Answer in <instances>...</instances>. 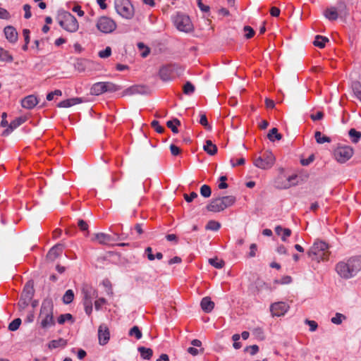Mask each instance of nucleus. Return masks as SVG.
<instances>
[{
    "instance_id": "nucleus-53",
    "label": "nucleus",
    "mask_w": 361,
    "mask_h": 361,
    "mask_svg": "<svg viewBox=\"0 0 361 361\" xmlns=\"http://www.w3.org/2000/svg\"><path fill=\"white\" fill-rule=\"evenodd\" d=\"M151 125L158 133H164V128L159 125V121L154 120Z\"/></svg>"
},
{
    "instance_id": "nucleus-7",
    "label": "nucleus",
    "mask_w": 361,
    "mask_h": 361,
    "mask_svg": "<svg viewBox=\"0 0 361 361\" xmlns=\"http://www.w3.org/2000/svg\"><path fill=\"white\" fill-rule=\"evenodd\" d=\"M97 28L104 34L113 32L117 27L116 23L107 16L100 17L96 24Z\"/></svg>"
},
{
    "instance_id": "nucleus-19",
    "label": "nucleus",
    "mask_w": 361,
    "mask_h": 361,
    "mask_svg": "<svg viewBox=\"0 0 361 361\" xmlns=\"http://www.w3.org/2000/svg\"><path fill=\"white\" fill-rule=\"evenodd\" d=\"M34 293L33 283L28 281L23 290L20 298H25L27 300H31Z\"/></svg>"
},
{
    "instance_id": "nucleus-58",
    "label": "nucleus",
    "mask_w": 361,
    "mask_h": 361,
    "mask_svg": "<svg viewBox=\"0 0 361 361\" xmlns=\"http://www.w3.org/2000/svg\"><path fill=\"white\" fill-rule=\"evenodd\" d=\"M324 113L322 111H317L315 114H312L310 115V118L313 121L322 120L324 118Z\"/></svg>"
},
{
    "instance_id": "nucleus-27",
    "label": "nucleus",
    "mask_w": 361,
    "mask_h": 361,
    "mask_svg": "<svg viewBox=\"0 0 361 361\" xmlns=\"http://www.w3.org/2000/svg\"><path fill=\"white\" fill-rule=\"evenodd\" d=\"M67 345V341L62 338H60L57 340H52L48 344V348L49 349H54L59 347H65Z\"/></svg>"
},
{
    "instance_id": "nucleus-55",
    "label": "nucleus",
    "mask_w": 361,
    "mask_h": 361,
    "mask_svg": "<svg viewBox=\"0 0 361 361\" xmlns=\"http://www.w3.org/2000/svg\"><path fill=\"white\" fill-rule=\"evenodd\" d=\"M85 313L90 315L92 312V302H82Z\"/></svg>"
},
{
    "instance_id": "nucleus-8",
    "label": "nucleus",
    "mask_w": 361,
    "mask_h": 361,
    "mask_svg": "<svg viewBox=\"0 0 361 361\" xmlns=\"http://www.w3.org/2000/svg\"><path fill=\"white\" fill-rule=\"evenodd\" d=\"M176 28L182 32H188L192 30L193 26L188 16L178 13L173 18Z\"/></svg>"
},
{
    "instance_id": "nucleus-51",
    "label": "nucleus",
    "mask_w": 361,
    "mask_h": 361,
    "mask_svg": "<svg viewBox=\"0 0 361 361\" xmlns=\"http://www.w3.org/2000/svg\"><path fill=\"white\" fill-rule=\"evenodd\" d=\"M73 317L71 314H61L59 317H58V323L60 324H63L66 320H71L72 319Z\"/></svg>"
},
{
    "instance_id": "nucleus-10",
    "label": "nucleus",
    "mask_w": 361,
    "mask_h": 361,
    "mask_svg": "<svg viewBox=\"0 0 361 361\" xmlns=\"http://www.w3.org/2000/svg\"><path fill=\"white\" fill-rule=\"evenodd\" d=\"M60 25L70 32H75L79 28V25L75 17L70 13L64 15L63 20L59 22Z\"/></svg>"
},
{
    "instance_id": "nucleus-1",
    "label": "nucleus",
    "mask_w": 361,
    "mask_h": 361,
    "mask_svg": "<svg viewBox=\"0 0 361 361\" xmlns=\"http://www.w3.org/2000/svg\"><path fill=\"white\" fill-rule=\"evenodd\" d=\"M336 270L342 278H352L361 270V258L353 257L347 262H341L337 264Z\"/></svg>"
},
{
    "instance_id": "nucleus-46",
    "label": "nucleus",
    "mask_w": 361,
    "mask_h": 361,
    "mask_svg": "<svg viewBox=\"0 0 361 361\" xmlns=\"http://www.w3.org/2000/svg\"><path fill=\"white\" fill-rule=\"evenodd\" d=\"M337 8V13L339 14H346V5L343 1H340L337 4V6L336 7Z\"/></svg>"
},
{
    "instance_id": "nucleus-3",
    "label": "nucleus",
    "mask_w": 361,
    "mask_h": 361,
    "mask_svg": "<svg viewBox=\"0 0 361 361\" xmlns=\"http://www.w3.org/2000/svg\"><path fill=\"white\" fill-rule=\"evenodd\" d=\"M329 255V245L322 240L315 241L307 251L309 257L317 262L328 259Z\"/></svg>"
},
{
    "instance_id": "nucleus-4",
    "label": "nucleus",
    "mask_w": 361,
    "mask_h": 361,
    "mask_svg": "<svg viewBox=\"0 0 361 361\" xmlns=\"http://www.w3.org/2000/svg\"><path fill=\"white\" fill-rule=\"evenodd\" d=\"M235 202V197L232 195L219 197L212 199L207 206V209L212 212H219L232 206Z\"/></svg>"
},
{
    "instance_id": "nucleus-18",
    "label": "nucleus",
    "mask_w": 361,
    "mask_h": 361,
    "mask_svg": "<svg viewBox=\"0 0 361 361\" xmlns=\"http://www.w3.org/2000/svg\"><path fill=\"white\" fill-rule=\"evenodd\" d=\"M92 240L93 241L97 240L101 245H109L114 241L111 235L104 233H95L94 237Z\"/></svg>"
},
{
    "instance_id": "nucleus-5",
    "label": "nucleus",
    "mask_w": 361,
    "mask_h": 361,
    "mask_svg": "<svg viewBox=\"0 0 361 361\" xmlns=\"http://www.w3.org/2000/svg\"><path fill=\"white\" fill-rule=\"evenodd\" d=\"M114 7L116 13L122 18L127 20L133 18L135 10L130 0H115Z\"/></svg>"
},
{
    "instance_id": "nucleus-43",
    "label": "nucleus",
    "mask_w": 361,
    "mask_h": 361,
    "mask_svg": "<svg viewBox=\"0 0 361 361\" xmlns=\"http://www.w3.org/2000/svg\"><path fill=\"white\" fill-rule=\"evenodd\" d=\"M353 90L355 97L361 102V85L358 82H355L353 85Z\"/></svg>"
},
{
    "instance_id": "nucleus-36",
    "label": "nucleus",
    "mask_w": 361,
    "mask_h": 361,
    "mask_svg": "<svg viewBox=\"0 0 361 361\" xmlns=\"http://www.w3.org/2000/svg\"><path fill=\"white\" fill-rule=\"evenodd\" d=\"M348 134L352 142L354 143H357L361 137V133L360 131H357L355 128H351L349 130Z\"/></svg>"
},
{
    "instance_id": "nucleus-31",
    "label": "nucleus",
    "mask_w": 361,
    "mask_h": 361,
    "mask_svg": "<svg viewBox=\"0 0 361 361\" xmlns=\"http://www.w3.org/2000/svg\"><path fill=\"white\" fill-rule=\"evenodd\" d=\"M314 138L318 144H323L324 142H330L331 138L328 136L322 135L320 131L314 133Z\"/></svg>"
},
{
    "instance_id": "nucleus-45",
    "label": "nucleus",
    "mask_w": 361,
    "mask_h": 361,
    "mask_svg": "<svg viewBox=\"0 0 361 361\" xmlns=\"http://www.w3.org/2000/svg\"><path fill=\"white\" fill-rule=\"evenodd\" d=\"M21 324V319L20 318L15 319L8 325V329L11 331H16Z\"/></svg>"
},
{
    "instance_id": "nucleus-21",
    "label": "nucleus",
    "mask_w": 361,
    "mask_h": 361,
    "mask_svg": "<svg viewBox=\"0 0 361 361\" xmlns=\"http://www.w3.org/2000/svg\"><path fill=\"white\" fill-rule=\"evenodd\" d=\"M25 119L21 117L16 118L11 122V123L8 126V128L2 133V135H8L14 129L17 128L22 123H23Z\"/></svg>"
},
{
    "instance_id": "nucleus-57",
    "label": "nucleus",
    "mask_w": 361,
    "mask_h": 361,
    "mask_svg": "<svg viewBox=\"0 0 361 361\" xmlns=\"http://www.w3.org/2000/svg\"><path fill=\"white\" fill-rule=\"evenodd\" d=\"M183 197L187 202H191L194 199L197 197V194L195 192H192L190 195L184 194Z\"/></svg>"
},
{
    "instance_id": "nucleus-13",
    "label": "nucleus",
    "mask_w": 361,
    "mask_h": 361,
    "mask_svg": "<svg viewBox=\"0 0 361 361\" xmlns=\"http://www.w3.org/2000/svg\"><path fill=\"white\" fill-rule=\"evenodd\" d=\"M289 309V305L284 302H277L271 304L270 311L273 317L284 315Z\"/></svg>"
},
{
    "instance_id": "nucleus-44",
    "label": "nucleus",
    "mask_w": 361,
    "mask_h": 361,
    "mask_svg": "<svg viewBox=\"0 0 361 361\" xmlns=\"http://www.w3.org/2000/svg\"><path fill=\"white\" fill-rule=\"evenodd\" d=\"M200 194L204 197H209L212 194L211 188L208 185H203L200 188Z\"/></svg>"
},
{
    "instance_id": "nucleus-25",
    "label": "nucleus",
    "mask_w": 361,
    "mask_h": 361,
    "mask_svg": "<svg viewBox=\"0 0 361 361\" xmlns=\"http://www.w3.org/2000/svg\"><path fill=\"white\" fill-rule=\"evenodd\" d=\"M90 92L93 95H99L106 92L104 89V82L94 83L90 89Z\"/></svg>"
},
{
    "instance_id": "nucleus-12",
    "label": "nucleus",
    "mask_w": 361,
    "mask_h": 361,
    "mask_svg": "<svg viewBox=\"0 0 361 361\" xmlns=\"http://www.w3.org/2000/svg\"><path fill=\"white\" fill-rule=\"evenodd\" d=\"M81 292L82 302H92V300L98 296L97 290L87 283L82 284Z\"/></svg>"
},
{
    "instance_id": "nucleus-22",
    "label": "nucleus",
    "mask_w": 361,
    "mask_h": 361,
    "mask_svg": "<svg viewBox=\"0 0 361 361\" xmlns=\"http://www.w3.org/2000/svg\"><path fill=\"white\" fill-rule=\"evenodd\" d=\"M200 305L204 312L209 313L214 307V302L211 300L209 297H204L202 299Z\"/></svg>"
},
{
    "instance_id": "nucleus-23",
    "label": "nucleus",
    "mask_w": 361,
    "mask_h": 361,
    "mask_svg": "<svg viewBox=\"0 0 361 361\" xmlns=\"http://www.w3.org/2000/svg\"><path fill=\"white\" fill-rule=\"evenodd\" d=\"M82 102V100L81 98L75 97V98L68 99H65V100L60 102L57 104V106L60 107V108H68L73 105L80 104Z\"/></svg>"
},
{
    "instance_id": "nucleus-14",
    "label": "nucleus",
    "mask_w": 361,
    "mask_h": 361,
    "mask_svg": "<svg viewBox=\"0 0 361 361\" xmlns=\"http://www.w3.org/2000/svg\"><path fill=\"white\" fill-rule=\"evenodd\" d=\"M149 92L148 88L145 85H133L123 92V96L134 94H146Z\"/></svg>"
},
{
    "instance_id": "nucleus-32",
    "label": "nucleus",
    "mask_w": 361,
    "mask_h": 361,
    "mask_svg": "<svg viewBox=\"0 0 361 361\" xmlns=\"http://www.w3.org/2000/svg\"><path fill=\"white\" fill-rule=\"evenodd\" d=\"M180 125V121L178 118H173L171 121L166 122V126L171 130L173 133H178V130L177 126Z\"/></svg>"
},
{
    "instance_id": "nucleus-35",
    "label": "nucleus",
    "mask_w": 361,
    "mask_h": 361,
    "mask_svg": "<svg viewBox=\"0 0 361 361\" xmlns=\"http://www.w3.org/2000/svg\"><path fill=\"white\" fill-rule=\"evenodd\" d=\"M106 92H114L121 89V87L111 82H104Z\"/></svg>"
},
{
    "instance_id": "nucleus-61",
    "label": "nucleus",
    "mask_w": 361,
    "mask_h": 361,
    "mask_svg": "<svg viewBox=\"0 0 361 361\" xmlns=\"http://www.w3.org/2000/svg\"><path fill=\"white\" fill-rule=\"evenodd\" d=\"M245 160L243 157L237 159L236 162L234 161L233 159H231L230 160V163H231L232 167H235L236 166L243 165L245 164Z\"/></svg>"
},
{
    "instance_id": "nucleus-54",
    "label": "nucleus",
    "mask_w": 361,
    "mask_h": 361,
    "mask_svg": "<svg viewBox=\"0 0 361 361\" xmlns=\"http://www.w3.org/2000/svg\"><path fill=\"white\" fill-rule=\"evenodd\" d=\"M30 302V300H27L25 298H20L18 304L19 309L20 310H24L25 307H27Z\"/></svg>"
},
{
    "instance_id": "nucleus-41",
    "label": "nucleus",
    "mask_w": 361,
    "mask_h": 361,
    "mask_svg": "<svg viewBox=\"0 0 361 361\" xmlns=\"http://www.w3.org/2000/svg\"><path fill=\"white\" fill-rule=\"evenodd\" d=\"M221 227V224L214 220L209 221L207 224L206 225V229L207 230H211V231H218Z\"/></svg>"
},
{
    "instance_id": "nucleus-15",
    "label": "nucleus",
    "mask_w": 361,
    "mask_h": 361,
    "mask_svg": "<svg viewBox=\"0 0 361 361\" xmlns=\"http://www.w3.org/2000/svg\"><path fill=\"white\" fill-rule=\"evenodd\" d=\"M98 338L100 345H106L110 338V332L109 328L105 324H101L98 329Z\"/></svg>"
},
{
    "instance_id": "nucleus-50",
    "label": "nucleus",
    "mask_w": 361,
    "mask_h": 361,
    "mask_svg": "<svg viewBox=\"0 0 361 361\" xmlns=\"http://www.w3.org/2000/svg\"><path fill=\"white\" fill-rule=\"evenodd\" d=\"M111 54V49L110 47H106L104 50L100 51L98 54L100 58L104 59L110 56Z\"/></svg>"
},
{
    "instance_id": "nucleus-38",
    "label": "nucleus",
    "mask_w": 361,
    "mask_h": 361,
    "mask_svg": "<svg viewBox=\"0 0 361 361\" xmlns=\"http://www.w3.org/2000/svg\"><path fill=\"white\" fill-rule=\"evenodd\" d=\"M130 336H135L136 339L139 340L142 338V334L137 326H133L128 333Z\"/></svg>"
},
{
    "instance_id": "nucleus-29",
    "label": "nucleus",
    "mask_w": 361,
    "mask_h": 361,
    "mask_svg": "<svg viewBox=\"0 0 361 361\" xmlns=\"http://www.w3.org/2000/svg\"><path fill=\"white\" fill-rule=\"evenodd\" d=\"M13 61V58L9 51L0 47V61L11 63Z\"/></svg>"
},
{
    "instance_id": "nucleus-6",
    "label": "nucleus",
    "mask_w": 361,
    "mask_h": 361,
    "mask_svg": "<svg viewBox=\"0 0 361 361\" xmlns=\"http://www.w3.org/2000/svg\"><path fill=\"white\" fill-rule=\"evenodd\" d=\"M276 161V158L273 153L266 151L263 154L255 157L253 160L254 165L261 169H269L273 166Z\"/></svg>"
},
{
    "instance_id": "nucleus-47",
    "label": "nucleus",
    "mask_w": 361,
    "mask_h": 361,
    "mask_svg": "<svg viewBox=\"0 0 361 361\" xmlns=\"http://www.w3.org/2000/svg\"><path fill=\"white\" fill-rule=\"evenodd\" d=\"M244 351L249 352L251 355H255L259 351V346L257 345H252L247 346L244 349Z\"/></svg>"
},
{
    "instance_id": "nucleus-20",
    "label": "nucleus",
    "mask_w": 361,
    "mask_h": 361,
    "mask_svg": "<svg viewBox=\"0 0 361 361\" xmlns=\"http://www.w3.org/2000/svg\"><path fill=\"white\" fill-rule=\"evenodd\" d=\"M6 38L11 42L15 43L18 39V32L13 26H6L4 28Z\"/></svg>"
},
{
    "instance_id": "nucleus-26",
    "label": "nucleus",
    "mask_w": 361,
    "mask_h": 361,
    "mask_svg": "<svg viewBox=\"0 0 361 361\" xmlns=\"http://www.w3.org/2000/svg\"><path fill=\"white\" fill-rule=\"evenodd\" d=\"M203 149L209 155H214L217 152V147L209 140H206Z\"/></svg>"
},
{
    "instance_id": "nucleus-40",
    "label": "nucleus",
    "mask_w": 361,
    "mask_h": 361,
    "mask_svg": "<svg viewBox=\"0 0 361 361\" xmlns=\"http://www.w3.org/2000/svg\"><path fill=\"white\" fill-rule=\"evenodd\" d=\"M209 262L211 265L216 269H221L224 265V262L222 259H218L217 257L209 259Z\"/></svg>"
},
{
    "instance_id": "nucleus-17",
    "label": "nucleus",
    "mask_w": 361,
    "mask_h": 361,
    "mask_svg": "<svg viewBox=\"0 0 361 361\" xmlns=\"http://www.w3.org/2000/svg\"><path fill=\"white\" fill-rule=\"evenodd\" d=\"M38 104V100L36 96L33 94L28 95L23 98L21 101V105L23 108L27 109H33Z\"/></svg>"
},
{
    "instance_id": "nucleus-39",
    "label": "nucleus",
    "mask_w": 361,
    "mask_h": 361,
    "mask_svg": "<svg viewBox=\"0 0 361 361\" xmlns=\"http://www.w3.org/2000/svg\"><path fill=\"white\" fill-rule=\"evenodd\" d=\"M195 86L189 81L186 82L183 85V93L188 95L192 94L195 92Z\"/></svg>"
},
{
    "instance_id": "nucleus-49",
    "label": "nucleus",
    "mask_w": 361,
    "mask_h": 361,
    "mask_svg": "<svg viewBox=\"0 0 361 361\" xmlns=\"http://www.w3.org/2000/svg\"><path fill=\"white\" fill-rule=\"evenodd\" d=\"M244 32H245V37L247 38V39H250L252 38L254 35H255V31L254 30L250 27V26H245L244 28Z\"/></svg>"
},
{
    "instance_id": "nucleus-33",
    "label": "nucleus",
    "mask_w": 361,
    "mask_h": 361,
    "mask_svg": "<svg viewBox=\"0 0 361 361\" xmlns=\"http://www.w3.org/2000/svg\"><path fill=\"white\" fill-rule=\"evenodd\" d=\"M267 137L270 141H274V138L277 140H280L282 138L281 134L278 133V129L276 128H271L268 135Z\"/></svg>"
},
{
    "instance_id": "nucleus-60",
    "label": "nucleus",
    "mask_w": 361,
    "mask_h": 361,
    "mask_svg": "<svg viewBox=\"0 0 361 361\" xmlns=\"http://www.w3.org/2000/svg\"><path fill=\"white\" fill-rule=\"evenodd\" d=\"M314 160V155L311 154L307 159H302L300 160V163L302 166H308Z\"/></svg>"
},
{
    "instance_id": "nucleus-63",
    "label": "nucleus",
    "mask_w": 361,
    "mask_h": 361,
    "mask_svg": "<svg viewBox=\"0 0 361 361\" xmlns=\"http://www.w3.org/2000/svg\"><path fill=\"white\" fill-rule=\"evenodd\" d=\"M145 254L149 260L153 261L155 259V256L152 254V249L151 247H147L145 251Z\"/></svg>"
},
{
    "instance_id": "nucleus-11",
    "label": "nucleus",
    "mask_w": 361,
    "mask_h": 361,
    "mask_svg": "<svg viewBox=\"0 0 361 361\" xmlns=\"http://www.w3.org/2000/svg\"><path fill=\"white\" fill-rule=\"evenodd\" d=\"M180 70V68L176 64H168L161 67L159 70V76L164 81L170 80L173 77L175 73Z\"/></svg>"
},
{
    "instance_id": "nucleus-48",
    "label": "nucleus",
    "mask_w": 361,
    "mask_h": 361,
    "mask_svg": "<svg viewBox=\"0 0 361 361\" xmlns=\"http://www.w3.org/2000/svg\"><path fill=\"white\" fill-rule=\"evenodd\" d=\"M200 123L208 130L212 129L211 126L209 124L207 121V116L204 114H200Z\"/></svg>"
},
{
    "instance_id": "nucleus-56",
    "label": "nucleus",
    "mask_w": 361,
    "mask_h": 361,
    "mask_svg": "<svg viewBox=\"0 0 361 361\" xmlns=\"http://www.w3.org/2000/svg\"><path fill=\"white\" fill-rule=\"evenodd\" d=\"M106 302V300L104 298H100L94 302V307L96 310H99L102 305Z\"/></svg>"
},
{
    "instance_id": "nucleus-59",
    "label": "nucleus",
    "mask_w": 361,
    "mask_h": 361,
    "mask_svg": "<svg viewBox=\"0 0 361 361\" xmlns=\"http://www.w3.org/2000/svg\"><path fill=\"white\" fill-rule=\"evenodd\" d=\"M305 323L309 325L311 331H316L318 327L317 323L314 321L306 319Z\"/></svg>"
},
{
    "instance_id": "nucleus-42",
    "label": "nucleus",
    "mask_w": 361,
    "mask_h": 361,
    "mask_svg": "<svg viewBox=\"0 0 361 361\" xmlns=\"http://www.w3.org/2000/svg\"><path fill=\"white\" fill-rule=\"evenodd\" d=\"M346 317L343 314L337 312L334 317L331 319V322L334 324H341L343 320L345 319Z\"/></svg>"
},
{
    "instance_id": "nucleus-30",
    "label": "nucleus",
    "mask_w": 361,
    "mask_h": 361,
    "mask_svg": "<svg viewBox=\"0 0 361 361\" xmlns=\"http://www.w3.org/2000/svg\"><path fill=\"white\" fill-rule=\"evenodd\" d=\"M329 42V39L322 35H317L313 42L315 47L322 49L325 47L326 42Z\"/></svg>"
},
{
    "instance_id": "nucleus-62",
    "label": "nucleus",
    "mask_w": 361,
    "mask_h": 361,
    "mask_svg": "<svg viewBox=\"0 0 361 361\" xmlns=\"http://www.w3.org/2000/svg\"><path fill=\"white\" fill-rule=\"evenodd\" d=\"M170 151L172 155L177 156L180 153V149L175 145H170Z\"/></svg>"
},
{
    "instance_id": "nucleus-28",
    "label": "nucleus",
    "mask_w": 361,
    "mask_h": 361,
    "mask_svg": "<svg viewBox=\"0 0 361 361\" xmlns=\"http://www.w3.org/2000/svg\"><path fill=\"white\" fill-rule=\"evenodd\" d=\"M137 350L140 352L141 357L145 360H150L153 355V350L151 348L143 346L138 347Z\"/></svg>"
},
{
    "instance_id": "nucleus-52",
    "label": "nucleus",
    "mask_w": 361,
    "mask_h": 361,
    "mask_svg": "<svg viewBox=\"0 0 361 361\" xmlns=\"http://www.w3.org/2000/svg\"><path fill=\"white\" fill-rule=\"evenodd\" d=\"M61 95H62V92L60 90H56L54 91L51 92L47 94V99L48 101H51L54 99V96H61Z\"/></svg>"
},
{
    "instance_id": "nucleus-34",
    "label": "nucleus",
    "mask_w": 361,
    "mask_h": 361,
    "mask_svg": "<svg viewBox=\"0 0 361 361\" xmlns=\"http://www.w3.org/2000/svg\"><path fill=\"white\" fill-rule=\"evenodd\" d=\"M74 299V293L72 290H67L62 298L63 302L64 304H70Z\"/></svg>"
},
{
    "instance_id": "nucleus-16",
    "label": "nucleus",
    "mask_w": 361,
    "mask_h": 361,
    "mask_svg": "<svg viewBox=\"0 0 361 361\" xmlns=\"http://www.w3.org/2000/svg\"><path fill=\"white\" fill-rule=\"evenodd\" d=\"M64 245L59 243L53 246L47 254V259L50 262H54L56 259L63 252Z\"/></svg>"
},
{
    "instance_id": "nucleus-9",
    "label": "nucleus",
    "mask_w": 361,
    "mask_h": 361,
    "mask_svg": "<svg viewBox=\"0 0 361 361\" xmlns=\"http://www.w3.org/2000/svg\"><path fill=\"white\" fill-rule=\"evenodd\" d=\"M353 154V149L349 146H339L334 149V156L339 163H345Z\"/></svg>"
},
{
    "instance_id": "nucleus-37",
    "label": "nucleus",
    "mask_w": 361,
    "mask_h": 361,
    "mask_svg": "<svg viewBox=\"0 0 361 361\" xmlns=\"http://www.w3.org/2000/svg\"><path fill=\"white\" fill-rule=\"evenodd\" d=\"M137 48L141 51V56L143 58L147 57L150 53V49L147 47L143 42L137 43Z\"/></svg>"
},
{
    "instance_id": "nucleus-2",
    "label": "nucleus",
    "mask_w": 361,
    "mask_h": 361,
    "mask_svg": "<svg viewBox=\"0 0 361 361\" xmlns=\"http://www.w3.org/2000/svg\"><path fill=\"white\" fill-rule=\"evenodd\" d=\"M54 303L51 298L43 300L40 308L39 319L42 329H47L54 326L55 322L53 315Z\"/></svg>"
},
{
    "instance_id": "nucleus-64",
    "label": "nucleus",
    "mask_w": 361,
    "mask_h": 361,
    "mask_svg": "<svg viewBox=\"0 0 361 361\" xmlns=\"http://www.w3.org/2000/svg\"><path fill=\"white\" fill-rule=\"evenodd\" d=\"M253 334L260 340H263L264 338L263 331L260 328L255 329Z\"/></svg>"
},
{
    "instance_id": "nucleus-24",
    "label": "nucleus",
    "mask_w": 361,
    "mask_h": 361,
    "mask_svg": "<svg viewBox=\"0 0 361 361\" xmlns=\"http://www.w3.org/2000/svg\"><path fill=\"white\" fill-rule=\"evenodd\" d=\"M324 16L328 20L334 21L338 19L339 15L337 13V8L334 6H331L324 10Z\"/></svg>"
}]
</instances>
